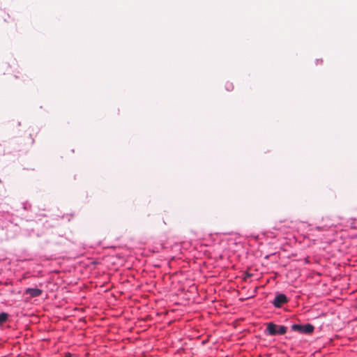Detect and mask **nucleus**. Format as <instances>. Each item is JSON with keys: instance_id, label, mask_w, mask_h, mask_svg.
<instances>
[{"instance_id": "nucleus-1", "label": "nucleus", "mask_w": 357, "mask_h": 357, "mask_svg": "<svg viewBox=\"0 0 357 357\" xmlns=\"http://www.w3.org/2000/svg\"><path fill=\"white\" fill-rule=\"evenodd\" d=\"M266 331L270 335H284L287 328L284 326L277 325L273 322L267 324Z\"/></svg>"}, {"instance_id": "nucleus-2", "label": "nucleus", "mask_w": 357, "mask_h": 357, "mask_svg": "<svg viewBox=\"0 0 357 357\" xmlns=\"http://www.w3.org/2000/svg\"><path fill=\"white\" fill-rule=\"evenodd\" d=\"M291 329L302 334H310L314 330V326L310 324L305 325L293 324Z\"/></svg>"}, {"instance_id": "nucleus-3", "label": "nucleus", "mask_w": 357, "mask_h": 357, "mask_svg": "<svg viewBox=\"0 0 357 357\" xmlns=\"http://www.w3.org/2000/svg\"><path fill=\"white\" fill-rule=\"evenodd\" d=\"M288 299L283 294H278L272 302L273 305L277 307H281L284 303H287Z\"/></svg>"}, {"instance_id": "nucleus-4", "label": "nucleus", "mask_w": 357, "mask_h": 357, "mask_svg": "<svg viewBox=\"0 0 357 357\" xmlns=\"http://www.w3.org/2000/svg\"><path fill=\"white\" fill-rule=\"evenodd\" d=\"M26 294H29L31 297H37L42 294V290L37 288H29L26 290Z\"/></svg>"}, {"instance_id": "nucleus-5", "label": "nucleus", "mask_w": 357, "mask_h": 357, "mask_svg": "<svg viewBox=\"0 0 357 357\" xmlns=\"http://www.w3.org/2000/svg\"><path fill=\"white\" fill-rule=\"evenodd\" d=\"M8 319V314L6 312H1L0 313V325H2Z\"/></svg>"}, {"instance_id": "nucleus-6", "label": "nucleus", "mask_w": 357, "mask_h": 357, "mask_svg": "<svg viewBox=\"0 0 357 357\" xmlns=\"http://www.w3.org/2000/svg\"><path fill=\"white\" fill-rule=\"evenodd\" d=\"M226 88L228 91H232L234 89V86L231 83H227Z\"/></svg>"}, {"instance_id": "nucleus-7", "label": "nucleus", "mask_w": 357, "mask_h": 357, "mask_svg": "<svg viewBox=\"0 0 357 357\" xmlns=\"http://www.w3.org/2000/svg\"><path fill=\"white\" fill-rule=\"evenodd\" d=\"M34 143V139L32 137H29V144L32 145Z\"/></svg>"}, {"instance_id": "nucleus-8", "label": "nucleus", "mask_w": 357, "mask_h": 357, "mask_svg": "<svg viewBox=\"0 0 357 357\" xmlns=\"http://www.w3.org/2000/svg\"><path fill=\"white\" fill-rule=\"evenodd\" d=\"M66 357H72L70 354L66 355Z\"/></svg>"}]
</instances>
